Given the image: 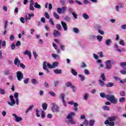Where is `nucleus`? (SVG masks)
Returning <instances> with one entry per match:
<instances>
[{"label":"nucleus","mask_w":126,"mask_h":126,"mask_svg":"<svg viewBox=\"0 0 126 126\" xmlns=\"http://www.w3.org/2000/svg\"><path fill=\"white\" fill-rule=\"evenodd\" d=\"M47 108H48V104H47V103H43L42 104L43 110H44L45 111L46 110H47Z\"/></svg>","instance_id":"72a5a7b5"},{"label":"nucleus","mask_w":126,"mask_h":126,"mask_svg":"<svg viewBox=\"0 0 126 126\" xmlns=\"http://www.w3.org/2000/svg\"><path fill=\"white\" fill-rule=\"evenodd\" d=\"M59 65V62H55L53 63L52 64V68H55V67H57Z\"/></svg>","instance_id":"bb28decb"},{"label":"nucleus","mask_w":126,"mask_h":126,"mask_svg":"<svg viewBox=\"0 0 126 126\" xmlns=\"http://www.w3.org/2000/svg\"><path fill=\"white\" fill-rule=\"evenodd\" d=\"M126 68L124 70H121L120 71V73H121V74H124L126 75Z\"/></svg>","instance_id":"4d7b16f0"},{"label":"nucleus","mask_w":126,"mask_h":126,"mask_svg":"<svg viewBox=\"0 0 126 126\" xmlns=\"http://www.w3.org/2000/svg\"><path fill=\"white\" fill-rule=\"evenodd\" d=\"M42 65L43 69L46 71L47 73H49V72H50L47 66H48L49 68H53V65H51L49 62L47 63V61H44Z\"/></svg>","instance_id":"7ed1b4c3"},{"label":"nucleus","mask_w":126,"mask_h":126,"mask_svg":"<svg viewBox=\"0 0 126 126\" xmlns=\"http://www.w3.org/2000/svg\"><path fill=\"white\" fill-rule=\"evenodd\" d=\"M33 108H34V105H32L30 106L29 108H28L27 109V110L26 111V114H27V113H28V112H29V111H31V110H32V109H33Z\"/></svg>","instance_id":"c756f323"},{"label":"nucleus","mask_w":126,"mask_h":126,"mask_svg":"<svg viewBox=\"0 0 126 126\" xmlns=\"http://www.w3.org/2000/svg\"><path fill=\"white\" fill-rule=\"evenodd\" d=\"M71 73H72L73 75H74V76H76V75H77V72H76L74 69H71Z\"/></svg>","instance_id":"b1692460"},{"label":"nucleus","mask_w":126,"mask_h":126,"mask_svg":"<svg viewBox=\"0 0 126 126\" xmlns=\"http://www.w3.org/2000/svg\"><path fill=\"white\" fill-rule=\"evenodd\" d=\"M114 83L109 82L106 85V87H112V86H114Z\"/></svg>","instance_id":"c9c22d12"},{"label":"nucleus","mask_w":126,"mask_h":126,"mask_svg":"<svg viewBox=\"0 0 126 126\" xmlns=\"http://www.w3.org/2000/svg\"><path fill=\"white\" fill-rule=\"evenodd\" d=\"M65 85L66 87H70V88L72 89L73 92H75V91H76V87H75V86L72 85L71 82H67L66 83Z\"/></svg>","instance_id":"423d86ee"},{"label":"nucleus","mask_w":126,"mask_h":126,"mask_svg":"<svg viewBox=\"0 0 126 126\" xmlns=\"http://www.w3.org/2000/svg\"><path fill=\"white\" fill-rule=\"evenodd\" d=\"M88 98H89V94H85L84 95V100H85V101H87V100H88Z\"/></svg>","instance_id":"5701e85b"},{"label":"nucleus","mask_w":126,"mask_h":126,"mask_svg":"<svg viewBox=\"0 0 126 126\" xmlns=\"http://www.w3.org/2000/svg\"><path fill=\"white\" fill-rule=\"evenodd\" d=\"M31 52H29V51L28 50H26L25 52H23V54L24 55H29L30 53H31Z\"/></svg>","instance_id":"5fc2aeb1"},{"label":"nucleus","mask_w":126,"mask_h":126,"mask_svg":"<svg viewBox=\"0 0 126 126\" xmlns=\"http://www.w3.org/2000/svg\"><path fill=\"white\" fill-rule=\"evenodd\" d=\"M28 82H29V78H27L24 81V83H25V84H28Z\"/></svg>","instance_id":"0e129e2a"},{"label":"nucleus","mask_w":126,"mask_h":126,"mask_svg":"<svg viewBox=\"0 0 126 126\" xmlns=\"http://www.w3.org/2000/svg\"><path fill=\"white\" fill-rule=\"evenodd\" d=\"M53 35L54 37H59V36H61V32L59 31L55 30L53 32Z\"/></svg>","instance_id":"9d476101"},{"label":"nucleus","mask_w":126,"mask_h":126,"mask_svg":"<svg viewBox=\"0 0 126 126\" xmlns=\"http://www.w3.org/2000/svg\"><path fill=\"white\" fill-rule=\"evenodd\" d=\"M41 118L42 119H45L46 117V116H45V113L44 112V111L42 110L41 114Z\"/></svg>","instance_id":"8fccbe9b"},{"label":"nucleus","mask_w":126,"mask_h":126,"mask_svg":"<svg viewBox=\"0 0 126 126\" xmlns=\"http://www.w3.org/2000/svg\"><path fill=\"white\" fill-rule=\"evenodd\" d=\"M72 15L75 19H77V14L75 12L72 13Z\"/></svg>","instance_id":"de8ad7c7"},{"label":"nucleus","mask_w":126,"mask_h":126,"mask_svg":"<svg viewBox=\"0 0 126 126\" xmlns=\"http://www.w3.org/2000/svg\"><path fill=\"white\" fill-rule=\"evenodd\" d=\"M96 38H97V36L94 35H91L90 37V39H91V40L96 39Z\"/></svg>","instance_id":"bf43d9fd"},{"label":"nucleus","mask_w":126,"mask_h":126,"mask_svg":"<svg viewBox=\"0 0 126 126\" xmlns=\"http://www.w3.org/2000/svg\"><path fill=\"white\" fill-rule=\"evenodd\" d=\"M9 39L10 41H13V40H14V35L13 34H11L9 37Z\"/></svg>","instance_id":"052dcab7"},{"label":"nucleus","mask_w":126,"mask_h":126,"mask_svg":"<svg viewBox=\"0 0 126 126\" xmlns=\"http://www.w3.org/2000/svg\"><path fill=\"white\" fill-rule=\"evenodd\" d=\"M64 94H61L60 96V98L62 99V100H64Z\"/></svg>","instance_id":"e2e57ef3"},{"label":"nucleus","mask_w":126,"mask_h":126,"mask_svg":"<svg viewBox=\"0 0 126 126\" xmlns=\"http://www.w3.org/2000/svg\"><path fill=\"white\" fill-rule=\"evenodd\" d=\"M68 104H69V105H74V106L76 107H78V103L77 102L75 103L73 101H69Z\"/></svg>","instance_id":"f3484780"},{"label":"nucleus","mask_w":126,"mask_h":126,"mask_svg":"<svg viewBox=\"0 0 126 126\" xmlns=\"http://www.w3.org/2000/svg\"><path fill=\"white\" fill-rule=\"evenodd\" d=\"M64 19V20H65V21H69V20H70V18L68 16H65Z\"/></svg>","instance_id":"338daca9"},{"label":"nucleus","mask_w":126,"mask_h":126,"mask_svg":"<svg viewBox=\"0 0 126 126\" xmlns=\"http://www.w3.org/2000/svg\"><path fill=\"white\" fill-rule=\"evenodd\" d=\"M24 77L23 73L21 71H19L17 72V78L19 81H21V80L23 79Z\"/></svg>","instance_id":"0eeeda50"},{"label":"nucleus","mask_w":126,"mask_h":126,"mask_svg":"<svg viewBox=\"0 0 126 126\" xmlns=\"http://www.w3.org/2000/svg\"><path fill=\"white\" fill-rule=\"evenodd\" d=\"M121 28L123 30H126V24L122 25L121 26Z\"/></svg>","instance_id":"774afa93"},{"label":"nucleus","mask_w":126,"mask_h":126,"mask_svg":"<svg viewBox=\"0 0 126 126\" xmlns=\"http://www.w3.org/2000/svg\"><path fill=\"white\" fill-rule=\"evenodd\" d=\"M101 78H102V79L103 81H106V77H105V75L104 74H101Z\"/></svg>","instance_id":"6e6d98bb"},{"label":"nucleus","mask_w":126,"mask_h":126,"mask_svg":"<svg viewBox=\"0 0 126 126\" xmlns=\"http://www.w3.org/2000/svg\"><path fill=\"white\" fill-rule=\"evenodd\" d=\"M105 63L106 64V69H111L113 68V66H112V61L111 60H107L105 62Z\"/></svg>","instance_id":"39448f33"},{"label":"nucleus","mask_w":126,"mask_h":126,"mask_svg":"<svg viewBox=\"0 0 126 126\" xmlns=\"http://www.w3.org/2000/svg\"><path fill=\"white\" fill-rule=\"evenodd\" d=\"M31 81L32 83V84H34V85H36L39 83V82L37 81V80H36L35 79H32Z\"/></svg>","instance_id":"4be33fe9"},{"label":"nucleus","mask_w":126,"mask_h":126,"mask_svg":"<svg viewBox=\"0 0 126 126\" xmlns=\"http://www.w3.org/2000/svg\"><path fill=\"white\" fill-rule=\"evenodd\" d=\"M110 120H106L104 122L105 125H109L110 126H115V123L114 122H110Z\"/></svg>","instance_id":"f8f14e48"},{"label":"nucleus","mask_w":126,"mask_h":126,"mask_svg":"<svg viewBox=\"0 0 126 126\" xmlns=\"http://www.w3.org/2000/svg\"><path fill=\"white\" fill-rule=\"evenodd\" d=\"M83 125H84L85 126H89V122L87 119H85L83 123Z\"/></svg>","instance_id":"c85d7f7f"},{"label":"nucleus","mask_w":126,"mask_h":126,"mask_svg":"<svg viewBox=\"0 0 126 126\" xmlns=\"http://www.w3.org/2000/svg\"><path fill=\"white\" fill-rule=\"evenodd\" d=\"M20 20L21 23H23V24H24V23H25V18L21 17L20 19Z\"/></svg>","instance_id":"49530a36"},{"label":"nucleus","mask_w":126,"mask_h":126,"mask_svg":"<svg viewBox=\"0 0 126 126\" xmlns=\"http://www.w3.org/2000/svg\"><path fill=\"white\" fill-rule=\"evenodd\" d=\"M44 15L47 19H50V15H49V13H48V12H46Z\"/></svg>","instance_id":"09e8293b"},{"label":"nucleus","mask_w":126,"mask_h":126,"mask_svg":"<svg viewBox=\"0 0 126 126\" xmlns=\"http://www.w3.org/2000/svg\"><path fill=\"white\" fill-rule=\"evenodd\" d=\"M53 16L56 19H60V16L56 12L53 13Z\"/></svg>","instance_id":"473e14b6"},{"label":"nucleus","mask_w":126,"mask_h":126,"mask_svg":"<svg viewBox=\"0 0 126 126\" xmlns=\"http://www.w3.org/2000/svg\"><path fill=\"white\" fill-rule=\"evenodd\" d=\"M125 101H126V97H121L119 99V102H120V103H123V102H125Z\"/></svg>","instance_id":"a19ab883"},{"label":"nucleus","mask_w":126,"mask_h":126,"mask_svg":"<svg viewBox=\"0 0 126 126\" xmlns=\"http://www.w3.org/2000/svg\"><path fill=\"white\" fill-rule=\"evenodd\" d=\"M98 32L100 34V35H104L105 32L102 30L98 29Z\"/></svg>","instance_id":"c03bdc74"},{"label":"nucleus","mask_w":126,"mask_h":126,"mask_svg":"<svg viewBox=\"0 0 126 126\" xmlns=\"http://www.w3.org/2000/svg\"><path fill=\"white\" fill-rule=\"evenodd\" d=\"M73 32L76 33V34H78L79 33V30L77 28H74L73 29Z\"/></svg>","instance_id":"cd10ccee"},{"label":"nucleus","mask_w":126,"mask_h":126,"mask_svg":"<svg viewBox=\"0 0 126 126\" xmlns=\"http://www.w3.org/2000/svg\"><path fill=\"white\" fill-rule=\"evenodd\" d=\"M11 102L9 101H8V104L10 105V106H14V105H15V103H16L15 102V100H14V99H11L10 100Z\"/></svg>","instance_id":"4468645a"},{"label":"nucleus","mask_w":126,"mask_h":126,"mask_svg":"<svg viewBox=\"0 0 126 126\" xmlns=\"http://www.w3.org/2000/svg\"><path fill=\"white\" fill-rule=\"evenodd\" d=\"M99 95L101 98H106L113 104L118 103V99L113 95L106 94L103 93H100Z\"/></svg>","instance_id":"f257e3e1"},{"label":"nucleus","mask_w":126,"mask_h":126,"mask_svg":"<svg viewBox=\"0 0 126 126\" xmlns=\"http://www.w3.org/2000/svg\"><path fill=\"white\" fill-rule=\"evenodd\" d=\"M49 22L51 25H55V23H54V21L52 18L49 19Z\"/></svg>","instance_id":"864d4df0"},{"label":"nucleus","mask_w":126,"mask_h":126,"mask_svg":"<svg viewBox=\"0 0 126 126\" xmlns=\"http://www.w3.org/2000/svg\"><path fill=\"white\" fill-rule=\"evenodd\" d=\"M120 96L124 97V96H126V92H125V91L120 92Z\"/></svg>","instance_id":"a18cd8bd"},{"label":"nucleus","mask_w":126,"mask_h":126,"mask_svg":"<svg viewBox=\"0 0 126 126\" xmlns=\"http://www.w3.org/2000/svg\"><path fill=\"white\" fill-rule=\"evenodd\" d=\"M52 107H51V111L53 113H59L60 112V108H59V106L56 103L52 102L51 103Z\"/></svg>","instance_id":"20e7f679"},{"label":"nucleus","mask_w":126,"mask_h":126,"mask_svg":"<svg viewBox=\"0 0 126 126\" xmlns=\"http://www.w3.org/2000/svg\"><path fill=\"white\" fill-rule=\"evenodd\" d=\"M61 25H62L63 29L64 30V31H67V26H66V23L61 21Z\"/></svg>","instance_id":"9b49d317"},{"label":"nucleus","mask_w":126,"mask_h":126,"mask_svg":"<svg viewBox=\"0 0 126 126\" xmlns=\"http://www.w3.org/2000/svg\"><path fill=\"white\" fill-rule=\"evenodd\" d=\"M13 117H14L15 118V122L17 123H19V122H21V121L23 120L22 117L17 116V115H16L15 113L13 114Z\"/></svg>","instance_id":"1a4fd4ad"},{"label":"nucleus","mask_w":126,"mask_h":126,"mask_svg":"<svg viewBox=\"0 0 126 126\" xmlns=\"http://www.w3.org/2000/svg\"><path fill=\"white\" fill-rule=\"evenodd\" d=\"M66 9H67V7H63L62 8H58L57 12L59 14H61V13H64V12L66 11Z\"/></svg>","instance_id":"6e6552de"},{"label":"nucleus","mask_w":126,"mask_h":126,"mask_svg":"<svg viewBox=\"0 0 126 126\" xmlns=\"http://www.w3.org/2000/svg\"><path fill=\"white\" fill-rule=\"evenodd\" d=\"M34 7L35 8H37L38 9H41V5L39 4H38V2H36L34 3Z\"/></svg>","instance_id":"412c9836"},{"label":"nucleus","mask_w":126,"mask_h":126,"mask_svg":"<svg viewBox=\"0 0 126 126\" xmlns=\"http://www.w3.org/2000/svg\"><path fill=\"white\" fill-rule=\"evenodd\" d=\"M95 125V120H91L89 122V126H94Z\"/></svg>","instance_id":"aec40b11"},{"label":"nucleus","mask_w":126,"mask_h":126,"mask_svg":"<svg viewBox=\"0 0 126 126\" xmlns=\"http://www.w3.org/2000/svg\"><path fill=\"white\" fill-rule=\"evenodd\" d=\"M14 63L15 65H17V64H19L20 63V60L18 58H15L14 61Z\"/></svg>","instance_id":"6ab92c4d"},{"label":"nucleus","mask_w":126,"mask_h":126,"mask_svg":"<svg viewBox=\"0 0 126 126\" xmlns=\"http://www.w3.org/2000/svg\"><path fill=\"white\" fill-rule=\"evenodd\" d=\"M21 45V42L18 40L16 44V47H19V46H20Z\"/></svg>","instance_id":"69168bd1"},{"label":"nucleus","mask_w":126,"mask_h":126,"mask_svg":"<svg viewBox=\"0 0 126 126\" xmlns=\"http://www.w3.org/2000/svg\"><path fill=\"white\" fill-rule=\"evenodd\" d=\"M120 45H121V46H125V41L123 40H121L119 41Z\"/></svg>","instance_id":"680f3d73"},{"label":"nucleus","mask_w":126,"mask_h":126,"mask_svg":"<svg viewBox=\"0 0 126 126\" xmlns=\"http://www.w3.org/2000/svg\"><path fill=\"white\" fill-rule=\"evenodd\" d=\"M75 116V113L74 112H70L68 114V116L66 117L67 120L68 121H66L67 125H75L76 122L72 119V117H74Z\"/></svg>","instance_id":"f03ea898"},{"label":"nucleus","mask_w":126,"mask_h":126,"mask_svg":"<svg viewBox=\"0 0 126 126\" xmlns=\"http://www.w3.org/2000/svg\"><path fill=\"white\" fill-rule=\"evenodd\" d=\"M109 121L111 122L110 123H114L113 122L116 121V119H117V117L116 116H112L111 117L108 118Z\"/></svg>","instance_id":"2eb2a0df"},{"label":"nucleus","mask_w":126,"mask_h":126,"mask_svg":"<svg viewBox=\"0 0 126 126\" xmlns=\"http://www.w3.org/2000/svg\"><path fill=\"white\" fill-rule=\"evenodd\" d=\"M84 73L86 74V75H89L90 74V73H89V70L88 69L84 70Z\"/></svg>","instance_id":"3c124183"},{"label":"nucleus","mask_w":126,"mask_h":126,"mask_svg":"<svg viewBox=\"0 0 126 126\" xmlns=\"http://www.w3.org/2000/svg\"><path fill=\"white\" fill-rule=\"evenodd\" d=\"M102 109L104 111H110V107L108 106L104 105L102 106Z\"/></svg>","instance_id":"7c9ffc66"},{"label":"nucleus","mask_w":126,"mask_h":126,"mask_svg":"<svg viewBox=\"0 0 126 126\" xmlns=\"http://www.w3.org/2000/svg\"><path fill=\"white\" fill-rule=\"evenodd\" d=\"M48 93L52 97H56V94L55 93H54L53 91L49 92Z\"/></svg>","instance_id":"79ce46f5"},{"label":"nucleus","mask_w":126,"mask_h":126,"mask_svg":"<svg viewBox=\"0 0 126 126\" xmlns=\"http://www.w3.org/2000/svg\"><path fill=\"white\" fill-rule=\"evenodd\" d=\"M78 76L80 77L82 81H84V80H85V77H84V76L81 74H79Z\"/></svg>","instance_id":"37998d69"},{"label":"nucleus","mask_w":126,"mask_h":126,"mask_svg":"<svg viewBox=\"0 0 126 126\" xmlns=\"http://www.w3.org/2000/svg\"><path fill=\"white\" fill-rule=\"evenodd\" d=\"M52 57L55 60H60V56L59 55L56 54H52Z\"/></svg>","instance_id":"a211bd4d"},{"label":"nucleus","mask_w":126,"mask_h":126,"mask_svg":"<svg viewBox=\"0 0 126 126\" xmlns=\"http://www.w3.org/2000/svg\"><path fill=\"white\" fill-rule=\"evenodd\" d=\"M112 39H108L105 40V45L106 46H110L111 44H112Z\"/></svg>","instance_id":"ddd939ff"},{"label":"nucleus","mask_w":126,"mask_h":126,"mask_svg":"<svg viewBox=\"0 0 126 126\" xmlns=\"http://www.w3.org/2000/svg\"><path fill=\"white\" fill-rule=\"evenodd\" d=\"M115 47L116 49H117V52H119V53H122V51L121 50V49H119V45H118V44H115Z\"/></svg>","instance_id":"f704fd0d"},{"label":"nucleus","mask_w":126,"mask_h":126,"mask_svg":"<svg viewBox=\"0 0 126 126\" xmlns=\"http://www.w3.org/2000/svg\"><path fill=\"white\" fill-rule=\"evenodd\" d=\"M33 16H34V14H29L28 18H26V19H27L28 20H31V18L33 17Z\"/></svg>","instance_id":"ea45409f"},{"label":"nucleus","mask_w":126,"mask_h":126,"mask_svg":"<svg viewBox=\"0 0 126 126\" xmlns=\"http://www.w3.org/2000/svg\"><path fill=\"white\" fill-rule=\"evenodd\" d=\"M0 94L2 95H4V94H5V90L3 89H0Z\"/></svg>","instance_id":"4c0bfd02"},{"label":"nucleus","mask_w":126,"mask_h":126,"mask_svg":"<svg viewBox=\"0 0 126 126\" xmlns=\"http://www.w3.org/2000/svg\"><path fill=\"white\" fill-rule=\"evenodd\" d=\"M54 72L56 73V74H61V73H62V70L55 69L54 70Z\"/></svg>","instance_id":"2f4dec72"},{"label":"nucleus","mask_w":126,"mask_h":126,"mask_svg":"<svg viewBox=\"0 0 126 126\" xmlns=\"http://www.w3.org/2000/svg\"><path fill=\"white\" fill-rule=\"evenodd\" d=\"M96 38L97 39L98 41L101 42L102 40H103V37L102 36H96Z\"/></svg>","instance_id":"e433bc0d"},{"label":"nucleus","mask_w":126,"mask_h":126,"mask_svg":"<svg viewBox=\"0 0 126 126\" xmlns=\"http://www.w3.org/2000/svg\"><path fill=\"white\" fill-rule=\"evenodd\" d=\"M18 95H19L18 93H15L14 94V97L15 98V99H18Z\"/></svg>","instance_id":"603ef678"},{"label":"nucleus","mask_w":126,"mask_h":126,"mask_svg":"<svg viewBox=\"0 0 126 126\" xmlns=\"http://www.w3.org/2000/svg\"><path fill=\"white\" fill-rule=\"evenodd\" d=\"M1 44L2 47H5L6 46V42L5 41L0 40V49H1Z\"/></svg>","instance_id":"dca6fc26"},{"label":"nucleus","mask_w":126,"mask_h":126,"mask_svg":"<svg viewBox=\"0 0 126 126\" xmlns=\"http://www.w3.org/2000/svg\"><path fill=\"white\" fill-rule=\"evenodd\" d=\"M120 65L122 67H124V66H126V62H122L120 63Z\"/></svg>","instance_id":"13d9d810"},{"label":"nucleus","mask_w":126,"mask_h":126,"mask_svg":"<svg viewBox=\"0 0 126 126\" xmlns=\"http://www.w3.org/2000/svg\"><path fill=\"white\" fill-rule=\"evenodd\" d=\"M83 17L84 19L87 20L89 19V16L87 14V13H84L83 14Z\"/></svg>","instance_id":"a878e982"},{"label":"nucleus","mask_w":126,"mask_h":126,"mask_svg":"<svg viewBox=\"0 0 126 126\" xmlns=\"http://www.w3.org/2000/svg\"><path fill=\"white\" fill-rule=\"evenodd\" d=\"M99 82L100 87H104L105 86V83L102 80H99Z\"/></svg>","instance_id":"393cba45"},{"label":"nucleus","mask_w":126,"mask_h":126,"mask_svg":"<svg viewBox=\"0 0 126 126\" xmlns=\"http://www.w3.org/2000/svg\"><path fill=\"white\" fill-rule=\"evenodd\" d=\"M56 28L58 30H62V26L60 24H57L56 25Z\"/></svg>","instance_id":"58836bf2"}]
</instances>
